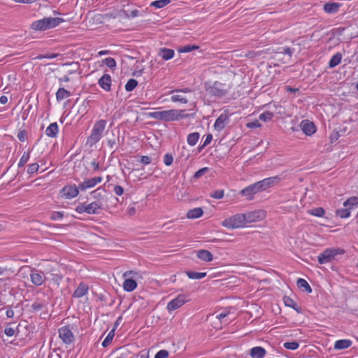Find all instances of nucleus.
Here are the masks:
<instances>
[{
    "instance_id": "864d4df0",
    "label": "nucleus",
    "mask_w": 358,
    "mask_h": 358,
    "mask_svg": "<svg viewBox=\"0 0 358 358\" xmlns=\"http://www.w3.org/2000/svg\"><path fill=\"white\" fill-rule=\"evenodd\" d=\"M39 166L36 163L31 164L29 165L27 169V173L30 175L34 174V173L37 172L38 170Z\"/></svg>"
},
{
    "instance_id": "6e6d98bb",
    "label": "nucleus",
    "mask_w": 358,
    "mask_h": 358,
    "mask_svg": "<svg viewBox=\"0 0 358 358\" xmlns=\"http://www.w3.org/2000/svg\"><path fill=\"white\" fill-rule=\"evenodd\" d=\"M171 99L173 102L179 101L183 103H186L187 102V100L180 95H173Z\"/></svg>"
},
{
    "instance_id": "c85d7f7f",
    "label": "nucleus",
    "mask_w": 358,
    "mask_h": 358,
    "mask_svg": "<svg viewBox=\"0 0 358 358\" xmlns=\"http://www.w3.org/2000/svg\"><path fill=\"white\" fill-rule=\"evenodd\" d=\"M45 24H46L45 20V18H43V19L34 22L31 24V27L34 30H40V31L47 30V26L45 25Z\"/></svg>"
},
{
    "instance_id": "1a4fd4ad",
    "label": "nucleus",
    "mask_w": 358,
    "mask_h": 358,
    "mask_svg": "<svg viewBox=\"0 0 358 358\" xmlns=\"http://www.w3.org/2000/svg\"><path fill=\"white\" fill-rule=\"evenodd\" d=\"M59 334L61 339L66 344H71L74 341V336L69 326L61 327L59 329Z\"/></svg>"
},
{
    "instance_id": "052dcab7",
    "label": "nucleus",
    "mask_w": 358,
    "mask_h": 358,
    "mask_svg": "<svg viewBox=\"0 0 358 358\" xmlns=\"http://www.w3.org/2000/svg\"><path fill=\"white\" fill-rule=\"evenodd\" d=\"M213 136L211 134L206 135V140L204 141L201 147L199 148V150H201L204 147L207 146L212 141Z\"/></svg>"
},
{
    "instance_id": "0eeeda50",
    "label": "nucleus",
    "mask_w": 358,
    "mask_h": 358,
    "mask_svg": "<svg viewBox=\"0 0 358 358\" xmlns=\"http://www.w3.org/2000/svg\"><path fill=\"white\" fill-rule=\"evenodd\" d=\"M134 4L128 0H124L122 4L120 13H122L124 17L134 18L140 15V11L137 9H134Z\"/></svg>"
},
{
    "instance_id": "e2e57ef3",
    "label": "nucleus",
    "mask_w": 358,
    "mask_h": 358,
    "mask_svg": "<svg viewBox=\"0 0 358 358\" xmlns=\"http://www.w3.org/2000/svg\"><path fill=\"white\" fill-rule=\"evenodd\" d=\"M247 127L254 129L257 128L261 126L258 120H255L250 122L247 123L246 124Z\"/></svg>"
},
{
    "instance_id": "79ce46f5",
    "label": "nucleus",
    "mask_w": 358,
    "mask_h": 358,
    "mask_svg": "<svg viewBox=\"0 0 358 358\" xmlns=\"http://www.w3.org/2000/svg\"><path fill=\"white\" fill-rule=\"evenodd\" d=\"M115 328L113 329H112L109 332V334H108L106 338L104 339V341L102 342V346L103 348H106L110 343V342L112 341V340L115 336Z\"/></svg>"
},
{
    "instance_id": "4468645a",
    "label": "nucleus",
    "mask_w": 358,
    "mask_h": 358,
    "mask_svg": "<svg viewBox=\"0 0 358 358\" xmlns=\"http://www.w3.org/2000/svg\"><path fill=\"white\" fill-rule=\"evenodd\" d=\"M280 181V178L278 176L270 177L259 181L262 190L273 187L277 185Z\"/></svg>"
},
{
    "instance_id": "c9c22d12",
    "label": "nucleus",
    "mask_w": 358,
    "mask_h": 358,
    "mask_svg": "<svg viewBox=\"0 0 358 358\" xmlns=\"http://www.w3.org/2000/svg\"><path fill=\"white\" fill-rule=\"evenodd\" d=\"M296 284L299 288H303L304 290L306 291L308 293L312 292V288L310 287V286L306 280L303 278H299L297 280Z\"/></svg>"
},
{
    "instance_id": "c756f323",
    "label": "nucleus",
    "mask_w": 358,
    "mask_h": 358,
    "mask_svg": "<svg viewBox=\"0 0 358 358\" xmlns=\"http://www.w3.org/2000/svg\"><path fill=\"white\" fill-rule=\"evenodd\" d=\"M352 345L350 340H338L335 343L334 348L337 350H343L349 348Z\"/></svg>"
},
{
    "instance_id": "7ed1b4c3",
    "label": "nucleus",
    "mask_w": 358,
    "mask_h": 358,
    "mask_svg": "<svg viewBox=\"0 0 358 358\" xmlns=\"http://www.w3.org/2000/svg\"><path fill=\"white\" fill-rule=\"evenodd\" d=\"M103 209V202L101 201H93L89 204L83 203L79 204L76 211L78 213H87V214H98L99 210Z\"/></svg>"
},
{
    "instance_id": "6ab92c4d",
    "label": "nucleus",
    "mask_w": 358,
    "mask_h": 358,
    "mask_svg": "<svg viewBox=\"0 0 358 358\" xmlns=\"http://www.w3.org/2000/svg\"><path fill=\"white\" fill-rule=\"evenodd\" d=\"M47 29H52L63 22L64 20L60 17H45Z\"/></svg>"
},
{
    "instance_id": "4be33fe9",
    "label": "nucleus",
    "mask_w": 358,
    "mask_h": 358,
    "mask_svg": "<svg viewBox=\"0 0 358 358\" xmlns=\"http://www.w3.org/2000/svg\"><path fill=\"white\" fill-rule=\"evenodd\" d=\"M294 49L289 48V47H281L278 49L276 52H275V55L273 58L275 59H278L280 54L287 55L289 57H291L292 53L294 52Z\"/></svg>"
},
{
    "instance_id": "f8f14e48",
    "label": "nucleus",
    "mask_w": 358,
    "mask_h": 358,
    "mask_svg": "<svg viewBox=\"0 0 358 358\" xmlns=\"http://www.w3.org/2000/svg\"><path fill=\"white\" fill-rule=\"evenodd\" d=\"M263 191L262 187L260 185L259 182H257L254 184H252L247 187L244 188L241 191V194L243 196H250V199L252 198V196L257 192Z\"/></svg>"
},
{
    "instance_id": "20e7f679",
    "label": "nucleus",
    "mask_w": 358,
    "mask_h": 358,
    "mask_svg": "<svg viewBox=\"0 0 358 358\" xmlns=\"http://www.w3.org/2000/svg\"><path fill=\"white\" fill-rule=\"evenodd\" d=\"M178 110L172 109L169 110L156 111L149 113L152 118L166 122L178 120Z\"/></svg>"
},
{
    "instance_id": "e433bc0d",
    "label": "nucleus",
    "mask_w": 358,
    "mask_h": 358,
    "mask_svg": "<svg viewBox=\"0 0 358 358\" xmlns=\"http://www.w3.org/2000/svg\"><path fill=\"white\" fill-rule=\"evenodd\" d=\"M199 136L200 135L198 132L189 134L187 136V139L188 144L192 146L195 145L199 138Z\"/></svg>"
},
{
    "instance_id": "473e14b6",
    "label": "nucleus",
    "mask_w": 358,
    "mask_h": 358,
    "mask_svg": "<svg viewBox=\"0 0 358 358\" xmlns=\"http://www.w3.org/2000/svg\"><path fill=\"white\" fill-rule=\"evenodd\" d=\"M342 59V54L340 52H337L335 54L329 62V66L330 68H334L336 66L338 65Z\"/></svg>"
},
{
    "instance_id": "680f3d73",
    "label": "nucleus",
    "mask_w": 358,
    "mask_h": 358,
    "mask_svg": "<svg viewBox=\"0 0 358 358\" xmlns=\"http://www.w3.org/2000/svg\"><path fill=\"white\" fill-rule=\"evenodd\" d=\"M4 333L8 336H13L15 334V329L8 326L5 328Z\"/></svg>"
},
{
    "instance_id": "bf43d9fd",
    "label": "nucleus",
    "mask_w": 358,
    "mask_h": 358,
    "mask_svg": "<svg viewBox=\"0 0 358 358\" xmlns=\"http://www.w3.org/2000/svg\"><path fill=\"white\" fill-rule=\"evenodd\" d=\"M17 138L21 142L25 141L27 138V131L25 130L19 131V133L17 134Z\"/></svg>"
},
{
    "instance_id": "2eb2a0df",
    "label": "nucleus",
    "mask_w": 358,
    "mask_h": 358,
    "mask_svg": "<svg viewBox=\"0 0 358 358\" xmlns=\"http://www.w3.org/2000/svg\"><path fill=\"white\" fill-rule=\"evenodd\" d=\"M99 86L104 90L109 92L111 86V77L109 74H104L98 81Z\"/></svg>"
},
{
    "instance_id": "dca6fc26",
    "label": "nucleus",
    "mask_w": 358,
    "mask_h": 358,
    "mask_svg": "<svg viewBox=\"0 0 358 358\" xmlns=\"http://www.w3.org/2000/svg\"><path fill=\"white\" fill-rule=\"evenodd\" d=\"M42 272H38L36 269L32 271L30 275L31 282L36 286H40L44 281Z\"/></svg>"
},
{
    "instance_id": "393cba45",
    "label": "nucleus",
    "mask_w": 358,
    "mask_h": 358,
    "mask_svg": "<svg viewBox=\"0 0 358 358\" xmlns=\"http://www.w3.org/2000/svg\"><path fill=\"white\" fill-rule=\"evenodd\" d=\"M91 194L92 195L93 198L96 199L95 201H101L104 199V197L106 196V190L102 188H98L94 191H92L91 192Z\"/></svg>"
},
{
    "instance_id": "f3484780",
    "label": "nucleus",
    "mask_w": 358,
    "mask_h": 358,
    "mask_svg": "<svg viewBox=\"0 0 358 358\" xmlns=\"http://www.w3.org/2000/svg\"><path fill=\"white\" fill-rule=\"evenodd\" d=\"M266 354V350L262 347H254L250 350V355L252 358H264Z\"/></svg>"
},
{
    "instance_id": "3c124183",
    "label": "nucleus",
    "mask_w": 358,
    "mask_h": 358,
    "mask_svg": "<svg viewBox=\"0 0 358 358\" xmlns=\"http://www.w3.org/2000/svg\"><path fill=\"white\" fill-rule=\"evenodd\" d=\"M224 190H215L210 194V196L216 199H220L224 196Z\"/></svg>"
},
{
    "instance_id": "ea45409f",
    "label": "nucleus",
    "mask_w": 358,
    "mask_h": 358,
    "mask_svg": "<svg viewBox=\"0 0 358 358\" xmlns=\"http://www.w3.org/2000/svg\"><path fill=\"white\" fill-rule=\"evenodd\" d=\"M336 214L341 218H347L350 215V208L338 209L336 211Z\"/></svg>"
},
{
    "instance_id": "37998d69",
    "label": "nucleus",
    "mask_w": 358,
    "mask_h": 358,
    "mask_svg": "<svg viewBox=\"0 0 358 358\" xmlns=\"http://www.w3.org/2000/svg\"><path fill=\"white\" fill-rule=\"evenodd\" d=\"M273 117V113L270 111H266L259 116V119L265 122L270 121Z\"/></svg>"
},
{
    "instance_id": "5fc2aeb1",
    "label": "nucleus",
    "mask_w": 358,
    "mask_h": 358,
    "mask_svg": "<svg viewBox=\"0 0 358 358\" xmlns=\"http://www.w3.org/2000/svg\"><path fill=\"white\" fill-rule=\"evenodd\" d=\"M173 157L171 154L166 153L164 157V162L166 166H170L173 164Z\"/></svg>"
},
{
    "instance_id": "f257e3e1",
    "label": "nucleus",
    "mask_w": 358,
    "mask_h": 358,
    "mask_svg": "<svg viewBox=\"0 0 358 358\" xmlns=\"http://www.w3.org/2000/svg\"><path fill=\"white\" fill-rule=\"evenodd\" d=\"M205 90L207 93L213 97L220 99L227 95L231 89L230 85L215 81L213 83H205Z\"/></svg>"
},
{
    "instance_id": "f03ea898",
    "label": "nucleus",
    "mask_w": 358,
    "mask_h": 358,
    "mask_svg": "<svg viewBox=\"0 0 358 358\" xmlns=\"http://www.w3.org/2000/svg\"><path fill=\"white\" fill-rule=\"evenodd\" d=\"M106 125V121L104 120H100L94 124L92 134L87 138V143H89L90 146H93L101 139Z\"/></svg>"
},
{
    "instance_id": "774afa93",
    "label": "nucleus",
    "mask_w": 358,
    "mask_h": 358,
    "mask_svg": "<svg viewBox=\"0 0 358 358\" xmlns=\"http://www.w3.org/2000/svg\"><path fill=\"white\" fill-rule=\"evenodd\" d=\"M64 215L61 212H54L51 215V219L53 220H57L62 219Z\"/></svg>"
},
{
    "instance_id": "09e8293b",
    "label": "nucleus",
    "mask_w": 358,
    "mask_h": 358,
    "mask_svg": "<svg viewBox=\"0 0 358 358\" xmlns=\"http://www.w3.org/2000/svg\"><path fill=\"white\" fill-rule=\"evenodd\" d=\"M103 62L109 68L115 69L116 66V62L112 57H107L103 60Z\"/></svg>"
},
{
    "instance_id": "de8ad7c7",
    "label": "nucleus",
    "mask_w": 358,
    "mask_h": 358,
    "mask_svg": "<svg viewBox=\"0 0 358 358\" xmlns=\"http://www.w3.org/2000/svg\"><path fill=\"white\" fill-rule=\"evenodd\" d=\"M199 49V46L195 45H188L179 49L180 52H189L192 50Z\"/></svg>"
},
{
    "instance_id": "412c9836",
    "label": "nucleus",
    "mask_w": 358,
    "mask_h": 358,
    "mask_svg": "<svg viewBox=\"0 0 358 358\" xmlns=\"http://www.w3.org/2000/svg\"><path fill=\"white\" fill-rule=\"evenodd\" d=\"M136 287V281L133 278H126L123 282V288L127 292H132Z\"/></svg>"
},
{
    "instance_id": "cd10ccee",
    "label": "nucleus",
    "mask_w": 358,
    "mask_h": 358,
    "mask_svg": "<svg viewBox=\"0 0 358 358\" xmlns=\"http://www.w3.org/2000/svg\"><path fill=\"white\" fill-rule=\"evenodd\" d=\"M203 211L201 208H195L189 210L187 213V217L189 219H196L202 216Z\"/></svg>"
},
{
    "instance_id": "423d86ee",
    "label": "nucleus",
    "mask_w": 358,
    "mask_h": 358,
    "mask_svg": "<svg viewBox=\"0 0 358 358\" xmlns=\"http://www.w3.org/2000/svg\"><path fill=\"white\" fill-rule=\"evenodd\" d=\"M245 215L244 214H236L222 222V226L228 229H235L243 226L245 224Z\"/></svg>"
},
{
    "instance_id": "49530a36",
    "label": "nucleus",
    "mask_w": 358,
    "mask_h": 358,
    "mask_svg": "<svg viewBox=\"0 0 358 358\" xmlns=\"http://www.w3.org/2000/svg\"><path fill=\"white\" fill-rule=\"evenodd\" d=\"M265 53V51H249L248 53L245 55V57L250 58V59H254L257 57H260L263 54Z\"/></svg>"
},
{
    "instance_id": "b1692460",
    "label": "nucleus",
    "mask_w": 358,
    "mask_h": 358,
    "mask_svg": "<svg viewBox=\"0 0 358 358\" xmlns=\"http://www.w3.org/2000/svg\"><path fill=\"white\" fill-rule=\"evenodd\" d=\"M58 125L57 122L51 123L45 129V134L49 137H56L58 133Z\"/></svg>"
},
{
    "instance_id": "a878e982",
    "label": "nucleus",
    "mask_w": 358,
    "mask_h": 358,
    "mask_svg": "<svg viewBox=\"0 0 358 358\" xmlns=\"http://www.w3.org/2000/svg\"><path fill=\"white\" fill-rule=\"evenodd\" d=\"M285 305L286 306H289L294 309L297 313H301V308L299 307L296 303L289 296H284L283 299Z\"/></svg>"
},
{
    "instance_id": "4c0bfd02",
    "label": "nucleus",
    "mask_w": 358,
    "mask_h": 358,
    "mask_svg": "<svg viewBox=\"0 0 358 358\" xmlns=\"http://www.w3.org/2000/svg\"><path fill=\"white\" fill-rule=\"evenodd\" d=\"M266 213L264 210H259L251 213L249 215L248 218H250L252 221H255L256 220H262L265 217Z\"/></svg>"
},
{
    "instance_id": "a211bd4d",
    "label": "nucleus",
    "mask_w": 358,
    "mask_h": 358,
    "mask_svg": "<svg viewBox=\"0 0 358 358\" xmlns=\"http://www.w3.org/2000/svg\"><path fill=\"white\" fill-rule=\"evenodd\" d=\"M174 50L166 48H159L158 50V55L160 56L164 60H169L173 57Z\"/></svg>"
},
{
    "instance_id": "8fccbe9b",
    "label": "nucleus",
    "mask_w": 358,
    "mask_h": 358,
    "mask_svg": "<svg viewBox=\"0 0 358 358\" xmlns=\"http://www.w3.org/2000/svg\"><path fill=\"white\" fill-rule=\"evenodd\" d=\"M283 346L288 350H296L299 345L296 341L286 342L283 344Z\"/></svg>"
},
{
    "instance_id": "9b49d317",
    "label": "nucleus",
    "mask_w": 358,
    "mask_h": 358,
    "mask_svg": "<svg viewBox=\"0 0 358 358\" xmlns=\"http://www.w3.org/2000/svg\"><path fill=\"white\" fill-rule=\"evenodd\" d=\"M102 181V178L94 177L90 179H86L83 182L79 184V188L80 191H85L87 189L95 187L98 183Z\"/></svg>"
},
{
    "instance_id": "603ef678",
    "label": "nucleus",
    "mask_w": 358,
    "mask_h": 358,
    "mask_svg": "<svg viewBox=\"0 0 358 358\" xmlns=\"http://www.w3.org/2000/svg\"><path fill=\"white\" fill-rule=\"evenodd\" d=\"M29 159V152H24V154L22 155L20 160V162L18 164V167L20 168V167H23L25 164L28 162Z\"/></svg>"
},
{
    "instance_id": "13d9d810",
    "label": "nucleus",
    "mask_w": 358,
    "mask_h": 358,
    "mask_svg": "<svg viewBox=\"0 0 358 358\" xmlns=\"http://www.w3.org/2000/svg\"><path fill=\"white\" fill-rule=\"evenodd\" d=\"M208 171V169L207 167L202 168L197 171L194 176V178H201L205 173H206Z\"/></svg>"
},
{
    "instance_id": "a19ab883",
    "label": "nucleus",
    "mask_w": 358,
    "mask_h": 358,
    "mask_svg": "<svg viewBox=\"0 0 358 358\" xmlns=\"http://www.w3.org/2000/svg\"><path fill=\"white\" fill-rule=\"evenodd\" d=\"M138 85V81L135 79L131 78L129 79L126 85H125V90L127 92H131L134 90L136 86Z\"/></svg>"
},
{
    "instance_id": "aec40b11",
    "label": "nucleus",
    "mask_w": 358,
    "mask_h": 358,
    "mask_svg": "<svg viewBox=\"0 0 358 358\" xmlns=\"http://www.w3.org/2000/svg\"><path fill=\"white\" fill-rule=\"evenodd\" d=\"M196 257L206 262H211L213 259V254L206 250H199L196 253Z\"/></svg>"
},
{
    "instance_id": "69168bd1",
    "label": "nucleus",
    "mask_w": 358,
    "mask_h": 358,
    "mask_svg": "<svg viewBox=\"0 0 358 358\" xmlns=\"http://www.w3.org/2000/svg\"><path fill=\"white\" fill-rule=\"evenodd\" d=\"M43 307H44V305L43 303H38V302H34L31 305V308L36 311L41 310Z\"/></svg>"
},
{
    "instance_id": "c03bdc74",
    "label": "nucleus",
    "mask_w": 358,
    "mask_h": 358,
    "mask_svg": "<svg viewBox=\"0 0 358 358\" xmlns=\"http://www.w3.org/2000/svg\"><path fill=\"white\" fill-rule=\"evenodd\" d=\"M310 215L316 217H322L324 215V209L323 208H315L308 212Z\"/></svg>"
},
{
    "instance_id": "6e6552de",
    "label": "nucleus",
    "mask_w": 358,
    "mask_h": 358,
    "mask_svg": "<svg viewBox=\"0 0 358 358\" xmlns=\"http://www.w3.org/2000/svg\"><path fill=\"white\" fill-rule=\"evenodd\" d=\"M188 296L186 294H179L176 299L171 300L167 304V310L171 312L175 310L182 306H183L186 302L189 301Z\"/></svg>"
},
{
    "instance_id": "39448f33",
    "label": "nucleus",
    "mask_w": 358,
    "mask_h": 358,
    "mask_svg": "<svg viewBox=\"0 0 358 358\" xmlns=\"http://www.w3.org/2000/svg\"><path fill=\"white\" fill-rule=\"evenodd\" d=\"M345 250L341 248H327L318 256V262L321 264H324L331 262L338 255H343Z\"/></svg>"
},
{
    "instance_id": "2f4dec72",
    "label": "nucleus",
    "mask_w": 358,
    "mask_h": 358,
    "mask_svg": "<svg viewBox=\"0 0 358 358\" xmlns=\"http://www.w3.org/2000/svg\"><path fill=\"white\" fill-rule=\"evenodd\" d=\"M343 206L346 208H350V210H352L355 207L358 206V197H357V196L350 197L343 203Z\"/></svg>"
},
{
    "instance_id": "0e129e2a",
    "label": "nucleus",
    "mask_w": 358,
    "mask_h": 358,
    "mask_svg": "<svg viewBox=\"0 0 358 358\" xmlns=\"http://www.w3.org/2000/svg\"><path fill=\"white\" fill-rule=\"evenodd\" d=\"M141 163L147 165L152 162V158L148 156H142L140 160Z\"/></svg>"
},
{
    "instance_id": "4d7b16f0",
    "label": "nucleus",
    "mask_w": 358,
    "mask_h": 358,
    "mask_svg": "<svg viewBox=\"0 0 358 358\" xmlns=\"http://www.w3.org/2000/svg\"><path fill=\"white\" fill-rule=\"evenodd\" d=\"M169 356V352L166 350H161L157 352L155 358H166Z\"/></svg>"
},
{
    "instance_id": "ddd939ff",
    "label": "nucleus",
    "mask_w": 358,
    "mask_h": 358,
    "mask_svg": "<svg viewBox=\"0 0 358 358\" xmlns=\"http://www.w3.org/2000/svg\"><path fill=\"white\" fill-rule=\"evenodd\" d=\"M300 127L307 136H311L316 131V127L314 123L308 120H303L300 123Z\"/></svg>"
},
{
    "instance_id": "bb28decb",
    "label": "nucleus",
    "mask_w": 358,
    "mask_h": 358,
    "mask_svg": "<svg viewBox=\"0 0 358 358\" xmlns=\"http://www.w3.org/2000/svg\"><path fill=\"white\" fill-rule=\"evenodd\" d=\"M228 120L227 115L222 114L216 120L214 127L217 130H221L224 127V122Z\"/></svg>"
},
{
    "instance_id": "a18cd8bd",
    "label": "nucleus",
    "mask_w": 358,
    "mask_h": 358,
    "mask_svg": "<svg viewBox=\"0 0 358 358\" xmlns=\"http://www.w3.org/2000/svg\"><path fill=\"white\" fill-rule=\"evenodd\" d=\"M123 278H126L127 276H131L130 278H133L135 280H138L139 278H142V276L136 271H128L124 273L122 275Z\"/></svg>"
},
{
    "instance_id": "58836bf2",
    "label": "nucleus",
    "mask_w": 358,
    "mask_h": 358,
    "mask_svg": "<svg viewBox=\"0 0 358 358\" xmlns=\"http://www.w3.org/2000/svg\"><path fill=\"white\" fill-rule=\"evenodd\" d=\"M171 0H157L152 1L150 3V6L155 7L157 8H162L170 3Z\"/></svg>"
},
{
    "instance_id": "7c9ffc66",
    "label": "nucleus",
    "mask_w": 358,
    "mask_h": 358,
    "mask_svg": "<svg viewBox=\"0 0 358 358\" xmlns=\"http://www.w3.org/2000/svg\"><path fill=\"white\" fill-rule=\"evenodd\" d=\"M339 7L338 3H327L324 5V10L328 13H334L338 10Z\"/></svg>"
},
{
    "instance_id": "72a5a7b5",
    "label": "nucleus",
    "mask_w": 358,
    "mask_h": 358,
    "mask_svg": "<svg viewBox=\"0 0 358 358\" xmlns=\"http://www.w3.org/2000/svg\"><path fill=\"white\" fill-rule=\"evenodd\" d=\"M71 96V93L69 91L66 90L63 87L59 88L56 93V99L57 101H61L65 98H67Z\"/></svg>"
},
{
    "instance_id": "5701e85b",
    "label": "nucleus",
    "mask_w": 358,
    "mask_h": 358,
    "mask_svg": "<svg viewBox=\"0 0 358 358\" xmlns=\"http://www.w3.org/2000/svg\"><path fill=\"white\" fill-rule=\"evenodd\" d=\"M88 290V286L84 283H80L78 288L74 291L73 294V297L80 298L85 295Z\"/></svg>"
},
{
    "instance_id": "338daca9",
    "label": "nucleus",
    "mask_w": 358,
    "mask_h": 358,
    "mask_svg": "<svg viewBox=\"0 0 358 358\" xmlns=\"http://www.w3.org/2000/svg\"><path fill=\"white\" fill-rule=\"evenodd\" d=\"M114 192L115 193L118 195V196H121L124 193V189L122 186L120 185H115L114 187Z\"/></svg>"
},
{
    "instance_id": "f704fd0d",
    "label": "nucleus",
    "mask_w": 358,
    "mask_h": 358,
    "mask_svg": "<svg viewBox=\"0 0 358 358\" xmlns=\"http://www.w3.org/2000/svg\"><path fill=\"white\" fill-rule=\"evenodd\" d=\"M185 273L190 279H201L206 276V273L205 272L187 271Z\"/></svg>"
},
{
    "instance_id": "9d476101",
    "label": "nucleus",
    "mask_w": 358,
    "mask_h": 358,
    "mask_svg": "<svg viewBox=\"0 0 358 358\" xmlns=\"http://www.w3.org/2000/svg\"><path fill=\"white\" fill-rule=\"evenodd\" d=\"M79 185L76 186V185H69L64 186L61 190V194L62 196H64L66 199H72L76 197L79 193Z\"/></svg>"
}]
</instances>
